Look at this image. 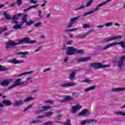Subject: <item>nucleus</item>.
Instances as JSON below:
<instances>
[{
  "mask_svg": "<svg viewBox=\"0 0 125 125\" xmlns=\"http://www.w3.org/2000/svg\"><path fill=\"white\" fill-rule=\"evenodd\" d=\"M22 42H24L25 43H35L37 42V41L31 40L28 37H24L21 39L19 40L18 42H15L14 41L9 40L8 42L5 43L6 46L5 48L6 49H9L12 48L13 46H15L16 45H18V44H21Z\"/></svg>",
  "mask_w": 125,
  "mask_h": 125,
  "instance_id": "nucleus-1",
  "label": "nucleus"
},
{
  "mask_svg": "<svg viewBox=\"0 0 125 125\" xmlns=\"http://www.w3.org/2000/svg\"><path fill=\"white\" fill-rule=\"evenodd\" d=\"M125 56H122L120 57L118 59L116 58L112 60V62L114 63L117 62V65L119 68H122L125 64Z\"/></svg>",
  "mask_w": 125,
  "mask_h": 125,
  "instance_id": "nucleus-2",
  "label": "nucleus"
},
{
  "mask_svg": "<svg viewBox=\"0 0 125 125\" xmlns=\"http://www.w3.org/2000/svg\"><path fill=\"white\" fill-rule=\"evenodd\" d=\"M89 66L91 68H93V69H95V70H97V69H104L105 68H108V67H110V65L102 64V63L99 62L92 63L90 64Z\"/></svg>",
  "mask_w": 125,
  "mask_h": 125,
  "instance_id": "nucleus-3",
  "label": "nucleus"
},
{
  "mask_svg": "<svg viewBox=\"0 0 125 125\" xmlns=\"http://www.w3.org/2000/svg\"><path fill=\"white\" fill-rule=\"evenodd\" d=\"M66 54L67 55H73L76 54V48L73 47H68L66 51Z\"/></svg>",
  "mask_w": 125,
  "mask_h": 125,
  "instance_id": "nucleus-4",
  "label": "nucleus"
},
{
  "mask_svg": "<svg viewBox=\"0 0 125 125\" xmlns=\"http://www.w3.org/2000/svg\"><path fill=\"white\" fill-rule=\"evenodd\" d=\"M93 0H90L88 2H87L86 3L85 6H82L78 8H77L76 9H75V11H77V10H80L81 9H83L85 7H89V6H90V5H91Z\"/></svg>",
  "mask_w": 125,
  "mask_h": 125,
  "instance_id": "nucleus-5",
  "label": "nucleus"
},
{
  "mask_svg": "<svg viewBox=\"0 0 125 125\" xmlns=\"http://www.w3.org/2000/svg\"><path fill=\"white\" fill-rule=\"evenodd\" d=\"M98 9H99V8L98 7V6H97L95 8L93 9V10H91L90 11H86L83 14V16H87V15H89L90 14H93V13H94V11H97V10H98Z\"/></svg>",
  "mask_w": 125,
  "mask_h": 125,
  "instance_id": "nucleus-6",
  "label": "nucleus"
},
{
  "mask_svg": "<svg viewBox=\"0 0 125 125\" xmlns=\"http://www.w3.org/2000/svg\"><path fill=\"white\" fill-rule=\"evenodd\" d=\"M79 17H80L78 16L70 19L69 23L67 24V28H71V27H73V25L75 24V21L76 20H77Z\"/></svg>",
  "mask_w": 125,
  "mask_h": 125,
  "instance_id": "nucleus-7",
  "label": "nucleus"
},
{
  "mask_svg": "<svg viewBox=\"0 0 125 125\" xmlns=\"http://www.w3.org/2000/svg\"><path fill=\"white\" fill-rule=\"evenodd\" d=\"M81 109H82V106L80 105L72 106L71 108V112L73 114H76L77 113V111H79V110H81Z\"/></svg>",
  "mask_w": 125,
  "mask_h": 125,
  "instance_id": "nucleus-8",
  "label": "nucleus"
},
{
  "mask_svg": "<svg viewBox=\"0 0 125 125\" xmlns=\"http://www.w3.org/2000/svg\"><path fill=\"white\" fill-rule=\"evenodd\" d=\"M77 85V83L75 82H70L68 83H63L61 85L62 87H69V86H75Z\"/></svg>",
  "mask_w": 125,
  "mask_h": 125,
  "instance_id": "nucleus-9",
  "label": "nucleus"
},
{
  "mask_svg": "<svg viewBox=\"0 0 125 125\" xmlns=\"http://www.w3.org/2000/svg\"><path fill=\"white\" fill-rule=\"evenodd\" d=\"M77 72H78V70L70 72L69 75V80L70 81H74V80H75V77H76Z\"/></svg>",
  "mask_w": 125,
  "mask_h": 125,
  "instance_id": "nucleus-10",
  "label": "nucleus"
},
{
  "mask_svg": "<svg viewBox=\"0 0 125 125\" xmlns=\"http://www.w3.org/2000/svg\"><path fill=\"white\" fill-rule=\"evenodd\" d=\"M71 100H73V97H71L70 96L67 95L63 99L61 100L60 101L62 103H64L68 101H71Z\"/></svg>",
  "mask_w": 125,
  "mask_h": 125,
  "instance_id": "nucleus-11",
  "label": "nucleus"
},
{
  "mask_svg": "<svg viewBox=\"0 0 125 125\" xmlns=\"http://www.w3.org/2000/svg\"><path fill=\"white\" fill-rule=\"evenodd\" d=\"M9 62L12 63V64H20V63H24V61H18L16 59L14 58L12 60L9 61Z\"/></svg>",
  "mask_w": 125,
  "mask_h": 125,
  "instance_id": "nucleus-12",
  "label": "nucleus"
},
{
  "mask_svg": "<svg viewBox=\"0 0 125 125\" xmlns=\"http://www.w3.org/2000/svg\"><path fill=\"white\" fill-rule=\"evenodd\" d=\"M93 122H97V120H96L94 119H87V120L83 121L81 123V124L82 125H85V124H89L90 123H93Z\"/></svg>",
  "mask_w": 125,
  "mask_h": 125,
  "instance_id": "nucleus-13",
  "label": "nucleus"
},
{
  "mask_svg": "<svg viewBox=\"0 0 125 125\" xmlns=\"http://www.w3.org/2000/svg\"><path fill=\"white\" fill-rule=\"evenodd\" d=\"M29 53V52H18L17 53L16 55H21V58H27V54Z\"/></svg>",
  "mask_w": 125,
  "mask_h": 125,
  "instance_id": "nucleus-14",
  "label": "nucleus"
},
{
  "mask_svg": "<svg viewBox=\"0 0 125 125\" xmlns=\"http://www.w3.org/2000/svg\"><path fill=\"white\" fill-rule=\"evenodd\" d=\"M23 101L22 100H19L15 101L13 104V106H17V107H19V106H21V105H23Z\"/></svg>",
  "mask_w": 125,
  "mask_h": 125,
  "instance_id": "nucleus-15",
  "label": "nucleus"
},
{
  "mask_svg": "<svg viewBox=\"0 0 125 125\" xmlns=\"http://www.w3.org/2000/svg\"><path fill=\"white\" fill-rule=\"evenodd\" d=\"M125 88L117 87L112 89L113 92H120L121 91H125Z\"/></svg>",
  "mask_w": 125,
  "mask_h": 125,
  "instance_id": "nucleus-16",
  "label": "nucleus"
},
{
  "mask_svg": "<svg viewBox=\"0 0 125 125\" xmlns=\"http://www.w3.org/2000/svg\"><path fill=\"white\" fill-rule=\"evenodd\" d=\"M90 59H91V58L90 57L81 58L77 60V62H78V63L85 62V61H88V60H90Z\"/></svg>",
  "mask_w": 125,
  "mask_h": 125,
  "instance_id": "nucleus-17",
  "label": "nucleus"
},
{
  "mask_svg": "<svg viewBox=\"0 0 125 125\" xmlns=\"http://www.w3.org/2000/svg\"><path fill=\"white\" fill-rule=\"evenodd\" d=\"M9 83H10V81L9 80H5L0 82V84L2 86H6V85H8V84H9Z\"/></svg>",
  "mask_w": 125,
  "mask_h": 125,
  "instance_id": "nucleus-18",
  "label": "nucleus"
},
{
  "mask_svg": "<svg viewBox=\"0 0 125 125\" xmlns=\"http://www.w3.org/2000/svg\"><path fill=\"white\" fill-rule=\"evenodd\" d=\"M112 46H115V42L109 43L106 45L104 46L103 48V50H106V49H108V48H110V47H112Z\"/></svg>",
  "mask_w": 125,
  "mask_h": 125,
  "instance_id": "nucleus-19",
  "label": "nucleus"
},
{
  "mask_svg": "<svg viewBox=\"0 0 125 125\" xmlns=\"http://www.w3.org/2000/svg\"><path fill=\"white\" fill-rule=\"evenodd\" d=\"M27 20H28V15H24L21 18V25H23L24 23H27Z\"/></svg>",
  "mask_w": 125,
  "mask_h": 125,
  "instance_id": "nucleus-20",
  "label": "nucleus"
},
{
  "mask_svg": "<svg viewBox=\"0 0 125 125\" xmlns=\"http://www.w3.org/2000/svg\"><path fill=\"white\" fill-rule=\"evenodd\" d=\"M2 104L5 106H10V105H12L11 101L7 100H4L2 102Z\"/></svg>",
  "mask_w": 125,
  "mask_h": 125,
  "instance_id": "nucleus-21",
  "label": "nucleus"
},
{
  "mask_svg": "<svg viewBox=\"0 0 125 125\" xmlns=\"http://www.w3.org/2000/svg\"><path fill=\"white\" fill-rule=\"evenodd\" d=\"M115 45H118V44H120L122 48H125V42L122 41L121 42H114Z\"/></svg>",
  "mask_w": 125,
  "mask_h": 125,
  "instance_id": "nucleus-22",
  "label": "nucleus"
},
{
  "mask_svg": "<svg viewBox=\"0 0 125 125\" xmlns=\"http://www.w3.org/2000/svg\"><path fill=\"white\" fill-rule=\"evenodd\" d=\"M3 15L4 16V17L6 20H10L11 19V16L9 14L7 13L6 12H4Z\"/></svg>",
  "mask_w": 125,
  "mask_h": 125,
  "instance_id": "nucleus-23",
  "label": "nucleus"
},
{
  "mask_svg": "<svg viewBox=\"0 0 125 125\" xmlns=\"http://www.w3.org/2000/svg\"><path fill=\"white\" fill-rule=\"evenodd\" d=\"M96 87L95 85L91 86L90 87L86 88L84 90V91L85 92H88V91H90V90H93Z\"/></svg>",
  "mask_w": 125,
  "mask_h": 125,
  "instance_id": "nucleus-24",
  "label": "nucleus"
},
{
  "mask_svg": "<svg viewBox=\"0 0 125 125\" xmlns=\"http://www.w3.org/2000/svg\"><path fill=\"white\" fill-rule=\"evenodd\" d=\"M121 38H122V37L121 36L115 37H109L108 39H105V41H106V42H110L111 41H114L115 40H118L119 39H121Z\"/></svg>",
  "mask_w": 125,
  "mask_h": 125,
  "instance_id": "nucleus-25",
  "label": "nucleus"
},
{
  "mask_svg": "<svg viewBox=\"0 0 125 125\" xmlns=\"http://www.w3.org/2000/svg\"><path fill=\"white\" fill-rule=\"evenodd\" d=\"M22 26L23 25H21V23L20 24H17L13 26V29L15 30H20L22 29Z\"/></svg>",
  "mask_w": 125,
  "mask_h": 125,
  "instance_id": "nucleus-26",
  "label": "nucleus"
},
{
  "mask_svg": "<svg viewBox=\"0 0 125 125\" xmlns=\"http://www.w3.org/2000/svg\"><path fill=\"white\" fill-rule=\"evenodd\" d=\"M23 14L22 13H19L17 14V15H15L13 16L12 17V20L15 21V20H18L19 19V17L21 16Z\"/></svg>",
  "mask_w": 125,
  "mask_h": 125,
  "instance_id": "nucleus-27",
  "label": "nucleus"
},
{
  "mask_svg": "<svg viewBox=\"0 0 125 125\" xmlns=\"http://www.w3.org/2000/svg\"><path fill=\"white\" fill-rule=\"evenodd\" d=\"M38 6H39L38 4H35L32 6H30L27 9H24L23 11H27V10H30V9H32V8H36V7H38Z\"/></svg>",
  "mask_w": 125,
  "mask_h": 125,
  "instance_id": "nucleus-28",
  "label": "nucleus"
},
{
  "mask_svg": "<svg viewBox=\"0 0 125 125\" xmlns=\"http://www.w3.org/2000/svg\"><path fill=\"white\" fill-rule=\"evenodd\" d=\"M51 108L50 106H45L42 107V110H39L38 112H43V111H46V110H48V109H50Z\"/></svg>",
  "mask_w": 125,
  "mask_h": 125,
  "instance_id": "nucleus-29",
  "label": "nucleus"
},
{
  "mask_svg": "<svg viewBox=\"0 0 125 125\" xmlns=\"http://www.w3.org/2000/svg\"><path fill=\"white\" fill-rule=\"evenodd\" d=\"M87 113V109H84L82 112L79 113V116H84Z\"/></svg>",
  "mask_w": 125,
  "mask_h": 125,
  "instance_id": "nucleus-30",
  "label": "nucleus"
},
{
  "mask_svg": "<svg viewBox=\"0 0 125 125\" xmlns=\"http://www.w3.org/2000/svg\"><path fill=\"white\" fill-rule=\"evenodd\" d=\"M39 123H42L40 120H32L29 122V125H33L34 124H39Z\"/></svg>",
  "mask_w": 125,
  "mask_h": 125,
  "instance_id": "nucleus-31",
  "label": "nucleus"
},
{
  "mask_svg": "<svg viewBox=\"0 0 125 125\" xmlns=\"http://www.w3.org/2000/svg\"><path fill=\"white\" fill-rule=\"evenodd\" d=\"M115 115H118L119 116H125V112H120L119 111L114 112Z\"/></svg>",
  "mask_w": 125,
  "mask_h": 125,
  "instance_id": "nucleus-32",
  "label": "nucleus"
},
{
  "mask_svg": "<svg viewBox=\"0 0 125 125\" xmlns=\"http://www.w3.org/2000/svg\"><path fill=\"white\" fill-rule=\"evenodd\" d=\"M34 99H35V98H33V97H27L23 101V102H29V101H31V100H34Z\"/></svg>",
  "mask_w": 125,
  "mask_h": 125,
  "instance_id": "nucleus-33",
  "label": "nucleus"
},
{
  "mask_svg": "<svg viewBox=\"0 0 125 125\" xmlns=\"http://www.w3.org/2000/svg\"><path fill=\"white\" fill-rule=\"evenodd\" d=\"M84 53V51L83 50H82V49H79L77 50V49H76V51H75V54H82V53Z\"/></svg>",
  "mask_w": 125,
  "mask_h": 125,
  "instance_id": "nucleus-34",
  "label": "nucleus"
},
{
  "mask_svg": "<svg viewBox=\"0 0 125 125\" xmlns=\"http://www.w3.org/2000/svg\"><path fill=\"white\" fill-rule=\"evenodd\" d=\"M111 0H107L104 2H103L100 4H99L98 5L99 8V7H101V6H103V5H105V4H106V3H108V2H109V1H111Z\"/></svg>",
  "mask_w": 125,
  "mask_h": 125,
  "instance_id": "nucleus-35",
  "label": "nucleus"
},
{
  "mask_svg": "<svg viewBox=\"0 0 125 125\" xmlns=\"http://www.w3.org/2000/svg\"><path fill=\"white\" fill-rule=\"evenodd\" d=\"M35 23V21L32 20H30L29 21H27L25 23L26 26H31Z\"/></svg>",
  "mask_w": 125,
  "mask_h": 125,
  "instance_id": "nucleus-36",
  "label": "nucleus"
},
{
  "mask_svg": "<svg viewBox=\"0 0 125 125\" xmlns=\"http://www.w3.org/2000/svg\"><path fill=\"white\" fill-rule=\"evenodd\" d=\"M20 82H21V79H17L16 81H15V85L16 86H20V85L19 84L20 83Z\"/></svg>",
  "mask_w": 125,
  "mask_h": 125,
  "instance_id": "nucleus-37",
  "label": "nucleus"
},
{
  "mask_svg": "<svg viewBox=\"0 0 125 125\" xmlns=\"http://www.w3.org/2000/svg\"><path fill=\"white\" fill-rule=\"evenodd\" d=\"M6 70H7V68L5 67V66L0 65V72H3Z\"/></svg>",
  "mask_w": 125,
  "mask_h": 125,
  "instance_id": "nucleus-38",
  "label": "nucleus"
},
{
  "mask_svg": "<svg viewBox=\"0 0 125 125\" xmlns=\"http://www.w3.org/2000/svg\"><path fill=\"white\" fill-rule=\"evenodd\" d=\"M53 115L52 112H46L44 114V118H48V117H50Z\"/></svg>",
  "mask_w": 125,
  "mask_h": 125,
  "instance_id": "nucleus-39",
  "label": "nucleus"
},
{
  "mask_svg": "<svg viewBox=\"0 0 125 125\" xmlns=\"http://www.w3.org/2000/svg\"><path fill=\"white\" fill-rule=\"evenodd\" d=\"M33 106V104H30L28 105L27 107H26L23 109V112H26V111H27V110H29V109H31V108H32Z\"/></svg>",
  "mask_w": 125,
  "mask_h": 125,
  "instance_id": "nucleus-40",
  "label": "nucleus"
},
{
  "mask_svg": "<svg viewBox=\"0 0 125 125\" xmlns=\"http://www.w3.org/2000/svg\"><path fill=\"white\" fill-rule=\"evenodd\" d=\"M33 106V104H30L28 105L27 107H26L23 109V112H26V111H27V110H29V109H31V108H32Z\"/></svg>",
  "mask_w": 125,
  "mask_h": 125,
  "instance_id": "nucleus-41",
  "label": "nucleus"
},
{
  "mask_svg": "<svg viewBox=\"0 0 125 125\" xmlns=\"http://www.w3.org/2000/svg\"><path fill=\"white\" fill-rule=\"evenodd\" d=\"M83 83H92V81L88 79H85L83 81Z\"/></svg>",
  "mask_w": 125,
  "mask_h": 125,
  "instance_id": "nucleus-42",
  "label": "nucleus"
},
{
  "mask_svg": "<svg viewBox=\"0 0 125 125\" xmlns=\"http://www.w3.org/2000/svg\"><path fill=\"white\" fill-rule=\"evenodd\" d=\"M104 26H105V27H110L111 26H112L113 22H107V23H104Z\"/></svg>",
  "mask_w": 125,
  "mask_h": 125,
  "instance_id": "nucleus-43",
  "label": "nucleus"
},
{
  "mask_svg": "<svg viewBox=\"0 0 125 125\" xmlns=\"http://www.w3.org/2000/svg\"><path fill=\"white\" fill-rule=\"evenodd\" d=\"M30 72H25L21 73V74L18 75V77H22V76H25V75H28V74H30Z\"/></svg>",
  "mask_w": 125,
  "mask_h": 125,
  "instance_id": "nucleus-44",
  "label": "nucleus"
},
{
  "mask_svg": "<svg viewBox=\"0 0 125 125\" xmlns=\"http://www.w3.org/2000/svg\"><path fill=\"white\" fill-rule=\"evenodd\" d=\"M16 3L17 5H18V6H20L22 3V0H17L16 1Z\"/></svg>",
  "mask_w": 125,
  "mask_h": 125,
  "instance_id": "nucleus-45",
  "label": "nucleus"
},
{
  "mask_svg": "<svg viewBox=\"0 0 125 125\" xmlns=\"http://www.w3.org/2000/svg\"><path fill=\"white\" fill-rule=\"evenodd\" d=\"M78 28H73L70 30H65L64 32H75V31H77Z\"/></svg>",
  "mask_w": 125,
  "mask_h": 125,
  "instance_id": "nucleus-46",
  "label": "nucleus"
},
{
  "mask_svg": "<svg viewBox=\"0 0 125 125\" xmlns=\"http://www.w3.org/2000/svg\"><path fill=\"white\" fill-rule=\"evenodd\" d=\"M82 25L84 29H85V28H89V27L90 26L89 24H88L87 23H83Z\"/></svg>",
  "mask_w": 125,
  "mask_h": 125,
  "instance_id": "nucleus-47",
  "label": "nucleus"
},
{
  "mask_svg": "<svg viewBox=\"0 0 125 125\" xmlns=\"http://www.w3.org/2000/svg\"><path fill=\"white\" fill-rule=\"evenodd\" d=\"M42 23L41 22H39L37 23H35L34 25V26L38 27H40V26H42Z\"/></svg>",
  "mask_w": 125,
  "mask_h": 125,
  "instance_id": "nucleus-48",
  "label": "nucleus"
},
{
  "mask_svg": "<svg viewBox=\"0 0 125 125\" xmlns=\"http://www.w3.org/2000/svg\"><path fill=\"white\" fill-rule=\"evenodd\" d=\"M30 0L29 2L30 3H33V4H36L38 2V0Z\"/></svg>",
  "mask_w": 125,
  "mask_h": 125,
  "instance_id": "nucleus-49",
  "label": "nucleus"
},
{
  "mask_svg": "<svg viewBox=\"0 0 125 125\" xmlns=\"http://www.w3.org/2000/svg\"><path fill=\"white\" fill-rule=\"evenodd\" d=\"M26 84H27V83H26V81L21 82L19 85H22V86H24V85H26Z\"/></svg>",
  "mask_w": 125,
  "mask_h": 125,
  "instance_id": "nucleus-50",
  "label": "nucleus"
},
{
  "mask_svg": "<svg viewBox=\"0 0 125 125\" xmlns=\"http://www.w3.org/2000/svg\"><path fill=\"white\" fill-rule=\"evenodd\" d=\"M52 124H53L52 122H47L44 123V125H52Z\"/></svg>",
  "mask_w": 125,
  "mask_h": 125,
  "instance_id": "nucleus-51",
  "label": "nucleus"
},
{
  "mask_svg": "<svg viewBox=\"0 0 125 125\" xmlns=\"http://www.w3.org/2000/svg\"><path fill=\"white\" fill-rule=\"evenodd\" d=\"M42 47H39L36 50L34 51V52H39L40 50H42Z\"/></svg>",
  "mask_w": 125,
  "mask_h": 125,
  "instance_id": "nucleus-52",
  "label": "nucleus"
},
{
  "mask_svg": "<svg viewBox=\"0 0 125 125\" xmlns=\"http://www.w3.org/2000/svg\"><path fill=\"white\" fill-rule=\"evenodd\" d=\"M97 28H98V29H102V28H105V25L104 24L102 25H98Z\"/></svg>",
  "mask_w": 125,
  "mask_h": 125,
  "instance_id": "nucleus-53",
  "label": "nucleus"
},
{
  "mask_svg": "<svg viewBox=\"0 0 125 125\" xmlns=\"http://www.w3.org/2000/svg\"><path fill=\"white\" fill-rule=\"evenodd\" d=\"M26 81L29 83H32V77H29L26 78Z\"/></svg>",
  "mask_w": 125,
  "mask_h": 125,
  "instance_id": "nucleus-54",
  "label": "nucleus"
},
{
  "mask_svg": "<svg viewBox=\"0 0 125 125\" xmlns=\"http://www.w3.org/2000/svg\"><path fill=\"white\" fill-rule=\"evenodd\" d=\"M90 33H92V30H90L86 33V34H85V37H86V36H89Z\"/></svg>",
  "mask_w": 125,
  "mask_h": 125,
  "instance_id": "nucleus-55",
  "label": "nucleus"
},
{
  "mask_svg": "<svg viewBox=\"0 0 125 125\" xmlns=\"http://www.w3.org/2000/svg\"><path fill=\"white\" fill-rule=\"evenodd\" d=\"M16 85L15 84L12 85L9 87V89H12V88H14L15 87H16Z\"/></svg>",
  "mask_w": 125,
  "mask_h": 125,
  "instance_id": "nucleus-56",
  "label": "nucleus"
},
{
  "mask_svg": "<svg viewBox=\"0 0 125 125\" xmlns=\"http://www.w3.org/2000/svg\"><path fill=\"white\" fill-rule=\"evenodd\" d=\"M42 11L40 10L39 12L38 16L40 18H42Z\"/></svg>",
  "mask_w": 125,
  "mask_h": 125,
  "instance_id": "nucleus-57",
  "label": "nucleus"
},
{
  "mask_svg": "<svg viewBox=\"0 0 125 125\" xmlns=\"http://www.w3.org/2000/svg\"><path fill=\"white\" fill-rule=\"evenodd\" d=\"M7 26H5V28L2 29V32H5L6 31H7Z\"/></svg>",
  "mask_w": 125,
  "mask_h": 125,
  "instance_id": "nucleus-58",
  "label": "nucleus"
},
{
  "mask_svg": "<svg viewBox=\"0 0 125 125\" xmlns=\"http://www.w3.org/2000/svg\"><path fill=\"white\" fill-rule=\"evenodd\" d=\"M38 119H43L44 118V115H39L38 117Z\"/></svg>",
  "mask_w": 125,
  "mask_h": 125,
  "instance_id": "nucleus-59",
  "label": "nucleus"
},
{
  "mask_svg": "<svg viewBox=\"0 0 125 125\" xmlns=\"http://www.w3.org/2000/svg\"><path fill=\"white\" fill-rule=\"evenodd\" d=\"M50 70H51V68H47L46 69H44L43 72V73H45V72H47V71H50Z\"/></svg>",
  "mask_w": 125,
  "mask_h": 125,
  "instance_id": "nucleus-60",
  "label": "nucleus"
},
{
  "mask_svg": "<svg viewBox=\"0 0 125 125\" xmlns=\"http://www.w3.org/2000/svg\"><path fill=\"white\" fill-rule=\"evenodd\" d=\"M15 4H16V3L14 2L13 3H12L10 5H9V7H14V5H15Z\"/></svg>",
  "mask_w": 125,
  "mask_h": 125,
  "instance_id": "nucleus-61",
  "label": "nucleus"
},
{
  "mask_svg": "<svg viewBox=\"0 0 125 125\" xmlns=\"http://www.w3.org/2000/svg\"><path fill=\"white\" fill-rule=\"evenodd\" d=\"M64 125H71V123H70V121H68L65 123Z\"/></svg>",
  "mask_w": 125,
  "mask_h": 125,
  "instance_id": "nucleus-62",
  "label": "nucleus"
},
{
  "mask_svg": "<svg viewBox=\"0 0 125 125\" xmlns=\"http://www.w3.org/2000/svg\"><path fill=\"white\" fill-rule=\"evenodd\" d=\"M71 43H73V41H68L67 42V44H71Z\"/></svg>",
  "mask_w": 125,
  "mask_h": 125,
  "instance_id": "nucleus-63",
  "label": "nucleus"
},
{
  "mask_svg": "<svg viewBox=\"0 0 125 125\" xmlns=\"http://www.w3.org/2000/svg\"><path fill=\"white\" fill-rule=\"evenodd\" d=\"M53 103V101H46V103L52 104Z\"/></svg>",
  "mask_w": 125,
  "mask_h": 125,
  "instance_id": "nucleus-64",
  "label": "nucleus"
}]
</instances>
